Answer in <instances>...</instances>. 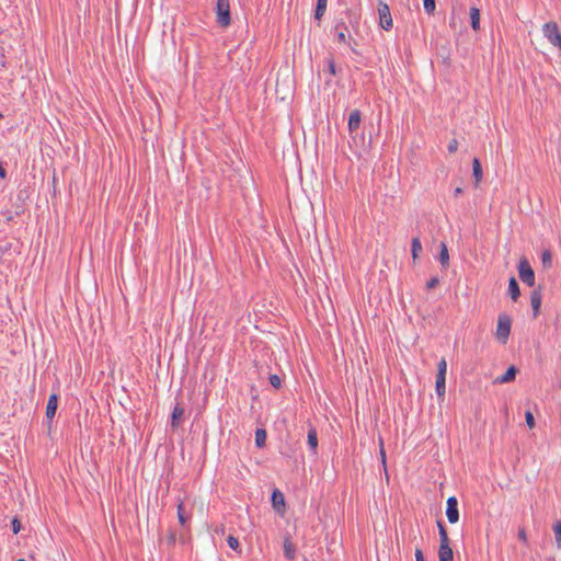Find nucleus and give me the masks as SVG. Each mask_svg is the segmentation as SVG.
<instances>
[{
  "label": "nucleus",
  "mask_w": 561,
  "mask_h": 561,
  "mask_svg": "<svg viewBox=\"0 0 561 561\" xmlns=\"http://www.w3.org/2000/svg\"><path fill=\"white\" fill-rule=\"evenodd\" d=\"M511 327H512V319L506 313H501L497 317V323H496V331H495V339L501 342L502 344H505L510 337L511 333Z\"/></svg>",
  "instance_id": "1"
},
{
  "label": "nucleus",
  "mask_w": 561,
  "mask_h": 561,
  "mask_svg": "<svg viewBox=\"0 0 561 561\" xmlns=\"http://www.w3.org/2000/svg\"><path fill=\"white\" fill-rule=\"evenodd\" d=\"M216 21L221 27H228L231 23L229 0H217Z\"/></svg>",
  "instance_id": "2"
},
{
  "label": "nucleus",
  "mask_w": 561,
  "mask_h": 561,
  "mask_svg": "<svg viewBox=\"0 0 561 561\" xmlns=\"http://www.w3.org/2000/svg\"><path fill=\"white\" fill-rule=\"evenodd\" d=\"M378 16L380 27L385 31H389L392 27L393 22L390 13V8L383 1L378 2Z\"/></svg>",
  "instance_id": "3"
},
{
  "label": "nucleus",
  "mask_w": 561,
  "mask_h": 561,
  "mask_svg": "<svg viewBox=\"0 0 561 561\" xmlns=\"http://www.w3.org/2000/svg\"><path fill=\"white\" fill-rule=\"evenodd\" d=\"M519 278L528 286L535 285V273L526 259L519 261L518 264Z\"/></svg>",
  "instance_id": "4"
},
{
  "label": "nucleus",
  "mask_w": 561,
  "mask_h": 561,
  "mask_svg": "<svg viewBox=\"0 0 561 561\" xmlns=\"http://www.w3.org/2000/svg\"><path fill=\"white\" fill-rule=\"evenodd\" d=\"M446 516L450 524H455L459 519L458 501L455 496L447 499Z\"/></svg>",
  "instance_id": "5"
},
{
  "label": "nucleus",
  "mask_w": 561,
  "mask_h": 561,
  "mask_svg": "<svg viewBox=\"0 0 561 561\" xmlns=\"http://www.w3.org/2000/svg\"><path fill=\"white\" fill-rule=\"evenodd\" d=\"M362 117L360 112L358 110H353L350 113L348 122H347V128L351 134L356 131L360 126Z\"/></svg>",
  "instance_id": "6"
},
{
  "label": "nucleus",
  "mask_w": 561,
  "mask_h": 561,
  "mask_svg": "<svg viewBox=\"0 0 561 561\" xmlns=\"http://www.w3.org/2000/svg\"><path fill=\"white\" fill-rule=\"evenodd\" d=\"M58 407V396L56 393H53L48 398V402L46 405V417L51 421L56 414Z\"/></svg>",
  "instance_id": "7"
},
{
  "label": "nucleus",
  "mask_w": 561,
  "mask_h": 561,
  "mask_svg": "<svg viewBox=\"0 0 561 561\" xmlns=\"http://www.w3.org/2000/svg\"><path fill=\"white\" fill-rule=\"evenodd\" d=\"M184 415V408L181 404H176L172 411L171 415V427L176 430L182 421Z\"/></svg>",
  "instance_id": "8"
},
{
  "label": "nucleus",
  "mask_w": 561,
  "mask_h": 561,
  "mask_svg": "<svg viewBox=\"0 0 561 561\" xmlns=\"http://www.w3.org/2000/svg\"><path fill=\"white\" fill-rule=\"evenodd\" d=\"M438 558H439V561H453L454 560V552H453V549L450 548V545L439 546Z\"/></svg>",
  "instance_id": "9"
},
{
  "label": "nucleus",
  "mask_w": 561,
  "mask_h": 561,
  "mask_svg": "<svg viewBox=\"0 0 561 561\" xmlns=\"http://www.w3.org/2000/svg\"><path fill=\"white\" fill-rule=\"evenodd\" d=\"M284 554L287 559L294 560L296 558V547L289 538L284 539Z\"/></svg>",
  "instance_id": "10"
},
{
  "label": "nucleus",
  "mask_w": 561,
  "mask_h": 561,
  "mask_svg": "<svg viewBox=\"0 0 561 561\" xmlns=\"http://www.w3.org/2000/svg\"><path fill=\"white\" fill-rule=\"evenodd\" d=\"M272 504L273 507L277 511L285 506V499L280 491L275 490L272 494Z\"/></svg>",
  "instance_id": "11"
},
{
  "label": "nucleus",
  "mask_w": 561,
  "mask_h": 561,
  "mask_svg": "<svg viewBox=\"0 0 561 561\" xmlns=\"http://www.w3.org/2000/svg\"><path fill=\"white\" fill-rule=\"evenodd\" d=\"M508 294L512 298V300L516 301L520 295L519 286L517 284V280L515 277H511L508 282Z\"/></svg>",
  "instance_id": "12"
},
{
  "label": "nucleus",
  "mask_w": 561,
  "mask_h": 561,
  "mask_svg": "<svg viewBox=\"0 0 561 561\" xmlns=\"http://www.w3.org/2000/svg\"><path fill=\"white\" fill-rule=\"evenodd\" d=\"M530 304H531V308L534 310V316L537 317V314L539 313L540 306H541L540 291H538V290L533 291L531 297H530Z\"/></svg>",
  "instance_id": "13"
},
{
  "label": "nucleus",
  "mask_w": 561,
  "mask_h": 561,
  "mask_svg": "<svg viewBox=\"0 0 561 561\" xmlns=\"http://www.w3.org/2000/svg\"><path fill=\"white\" fill-rule=\"evenodd\" d=\"M470 21H471V27L474 31L480 30V10L476 7H472L470 9Z\"/></svg>",
  "instance_id": "14"
},
{
  "label": "nucleus",
  "mask_w": 561,
  "mask_h": 561,
  "mask_svg": "<svg viewBox=\"0 0 561 561\" xmlns=\"http://www.w3.org/2000/svg\"><path fill=\"white\" fill-rule=\"evenodd\" d=\"M516 377V368L514 366H511L506 371L505 374H503L502 376H500L496 381L500 382V383H506V382H511L515 379Z\"/></svg>",
  "instance_id": "15"
},
{
  "label": "nucleus",
  "mask_w": 561,
  "mask_h": 561,
  "mask_svg": "<svg viewBox=\"0 0 561 561\" xmlns=\"http://www.w3.org/2000/svg\"><path fill=\"white\" fill-rule=\"evenodd\" d=\"M435 390L438 397H444L446 392V376L436 375Z\"/></svg>",
  "instance_id": "16"
},
{
  "label": "nucleus",
  "mask_w": 561,
  "mask_h": 561,
  "mask_svg": "<svg viewBox=\"0 0 561 561\" xmlns=\"http://www.w3.org/2000/svg\"><path fill=\"white\" fill-rule=\"evenodd\" d=\"M439 262L444 268L449 266V254L446 243H440Z\"/></svg>",
  "instance_id": "17"
},
{
  "label": "nucleus",
  "mask_w": 561,
  "mask_h": 561,
  "mask_svg": "<svg viewBox=\"0 0 561 561\" xmlns=\"http://www.w3.org/2000/svg\"><path fill=\"white\" fill-rule=\"evenodd\" d=\"M308 445L313 450V453H317L318 436H317V431L314 427H310L308 431Z\"/></svg>",
  "instance_id": "18"
},
{
  "label": "nucleus",
  "mask_w": 561,
  "mask_h": 561,
  "mask_svg": "<svg viewBox=\"0 0 561 561\" xmlns=\"http://www.w3.org/2000/svg\"><path fill=\"white\" fill-rule=\"evenodd\" d=\"M472 171H473V178L476 180V184L478 185L482 179V168H481L480 161L477 158H474L472 161Z\"/></svg>",
  "instance_id": "19"
},
{
  "label": "nucleus",
  "mask_w": 561,
  "mask_h": 561,
  "mask_svg": "<svg viewBox=\"0 0 561 561\" xmlns=\"http://www.w3.org/2000/svg\"><path fill=\"white\" fill-rule=\"evenodd\" d=\"M412 257L415 261L422 252V243L419 238H413L411 242Z\"/></svg>",
  "instance_id": "20"
},
{
  "label": "nucleus",
  "mask_w": 561,
  "mask_h": 561,
  "mask_svg": "<svg viewBox=\"0 0 561 561\" xmlns=\"http://www.w3.org/2000/svg\"><path fill=\"white\" fill-rule=\"evenodd\" d=\"M328 0H318L314 18L320 20L325 12Z\"/></svg>",
  "instance_id": "21"
},
{
  "label": "nucleus",
  "mask_w": 561,
  "mask_h": 561,
  "mask_svg": "<svg viewBox=\"0 0 561 561\" xmlns=\"http://www.w3.org/2000/svg\"><path fill=\"white\" fill-rule=\"evenodd\" d=\"M176 508H178V519H179L180 524L182 526H184L186 524V522L188 520V517L184 513V505H183L182 501H179Z\"/></svg>",
  "instance_id": "22"
},
{
  "label": "nucleus",
  "mask_w": 561,
  "mask_h": 561,
  "mask_svg": "<svg viewBox=\"0 0 561 561\" xmlns=\"http://www.w3.org/2000/svg\"><path fill=\"white\" fill-rule=\"evenodd\" d=\"M437 526H438V530H439V541H440L439 546L449 545L448 535H447V531H446L444 525L442 524V522H438Z\"/></svg>",
  "instance_id": "23"
},
{
  "label": "nucleus",
  "mask_w": 561,
  "mask_h": 561,
  "mask_svg": "<svg viewBox=\"0 0 561 561\" xmlns=\"http://www.w3.org/2000/svg\"><path fill=\"white\" fill-rule=\"evenodd\" d=\"M266 440V432L263 428H259L255 432V444L257 447H263Z\"/></svg>",
  "instance_id": "24"
},
{
  "label": "nucleus",
  "mask_w": 561,
  "mask_h": 561,
  "mask_svg": "<svg viewBox=\"0 0 561 561\" xmlns=\"http://www.w3.org/2000/svg\"><path fill=\"white\" fill-rule=\"evenodd\" d=\"M553 533L556 538V546L558 549H561V520L554 523Z\"/></svg>",
  "instance_id": "25"
},
{
  "label": "nucleus",
  "mask_w": 561,
  "mask_h": 561,
  "mask_svg": "<svg viewBox=\"0 0 561 561\" xmlns=\"http://www.w3.org/2000/svg\"><path fill=\"white\" fill-rule=\"evenodd\" d=\"M424 10L427 14H433L436 9L435 0H424L423 1Z\"/></svg>",
  "instance_id": "26"
},
{
  "label": "nucleus",
  "mask_w": 561,
  "mask_h": 561,
  "mask_svg": "<svg viewBox=\"0 0 561 561\" xmlns=\"http://www.w3.org/2000/svg\"><path fill=\"white\" fill-rule=\"evenodd\" d=\"M447 374V362L445 358H442L437 364V375L438 376H446Z\"/></svg>",
  "instance_id": "27"
},
{
  "label": "nucleus",
  "mask_w": 561,
  "mask_h": 561,
  "mask_svg": "<svg viewBox=\"0 0 561 561\" xmlns=\"http://www.w3.org/2000/svg\"><path fill=\"white\" fill-rule=\"evenodd\" d=\"M227 542H228V546H229L232 550H234V551H238V550H239L240 545H239V540H238L236 537H233V536H228Z\"/></svg>",
  "instance_id": "28"
},
{
  "label": "nucleus",
  "mask_w": 561,
  "mask_h": 561,
  "mask_svg": "<svg viewBox=\"0 0 561 561\" xmlns=\"http://www.w3.org/2000/svg\"><path fill=\"white\" fill-rule=\"evenodd\" d=\"M541 261L545 266H550L552 262L551 253L549 251H545L541 255Z\"/></svg>",
  "instance_id": "29"
},
{
  "label": "nucleus",
  "mask_w": 561,
  "mask_h": 561,
  "mask_svg": "<svg viewBox=\"0 0 561 561\" xmlns=\"http://www.w3.org/2000/svg\"><path fill=\"white\" fill-rule=\"evenodd\" d=\"M327 65H328V71L331 76H335L336 75V69H335V62H334V59L333 58H328L327 59Z\"/></svg>",
  "instance_id": "30"
},
{
  "label": "nucleus",
  "mask_w": 561,
  "mask_h": 561,
  "mask_svg": "<svg viewBox=\"0 0 561 561\" xmlns=\"http://www.w3.org/2000/svg\"><path fill=\"white\" fill-rule=\"evenodd\" d=\"M526 423L529 428H533L535 426V417L530 411H527L525 413Z\"/></svg>",
  "instance_id": "31"
},
{
  "label": "nucleus",
  "mask_w": 561,
  "mask_h": 561,
  "mask_svg": "<svg viewBox=\"0 0 561 561\" xmlns=\"http://www.w3.org/2000/svg\"><path fill=\"white\" fill-rule=\"evenodd\" d=\"M270 382L274 388H279L282 385V380L277 375H271L270 376Z\"/></svg>",
  "instance_id": "32"
},
{
  "label": "nucleus",
  "mask_w": 561,
  "mask_h": 561,
  "mask_svg": "<svg viewBox=\"0 0 561 561\" xmlns=\"http://www.w3.org/2000/svg\"><path fill=\"white\" fill-rule=\"evenodd\" d=\"M11 526L14 534H18L21 530V523L16 517L12 519Z\"/></svg>",
  "instance_id": "33"
},
{
  "label": "nucleus",
  "mask_w": 561,
  "mask_h": 561,
  "mask_svg": "<svg viewBox=\"0 0 561 561\" xmlns=\"http://www.w3.org/2000/svg\"><path fill=\"white\" fill-rule=\"evenodd\" d=\"M438 284H439V279H438L437 277H432V278L426 283V288H427V289H433V288H435Z\"/></svg>",
  "instance_id": "34"
},
{
  "label": "nucleus",
  "mask_w": 561,
  "mask_h": 561,
  "mask_svg": "<svg viewBox=\"0 0 561 561\" xmlns=\"http://www.w3.org/2000/svg\"><path fill=\"white\" fill-rule=\"evenodd\" d=\"M457 149H458V141L456 139L450 140L448 144V151L450 153H454L457 151Z\"/></svg>",
  "instance_id": "35"
},
{
  "label": "nucleus",
  "mask_w": 561,
  "mask_h": 561,
  "mask_svg": "<svg viewBox=\"0 0 561 561\" xmlns=\"http://www.w3.org/2000/svg\"><path fill=\"white\" fill-rule=\"evenodd\" d=\"M379 455H380V459H381L382 466H383V468H386L387 460H386L385 448H381V450L379 451Z\"/></svg>",
  "instance_id": "36"
},
{
  "label": "nucleus",
  "mask_w": 561,
  "mask_h": 561,
  "mask_svg": "<svg viewBox=\"0 0 561 561\" xmlns=\"http://www.w3.org/2000/svg\"><path fill=\"white\" fill-rule=\"evenodd\" d=\"M415 560H416V561H424L423 552H422V550H421V549H419V548L415 550Z\"/></svg>",
  "instance_id": "37"
},
{
  "label": "nucleus",
  "mask_w": 561,
  "mask_h": 561,
  "mask_svg": "<svg viewBox=\"0 0 561 561\" xmlns=\"http://www.w3.org/2000/svg\"><path fill=\"white\" fill-rule=\"evenodd\" d=\"M337 41H339L340 43H345V42H346V36H345V33H344V32H340V33L337 34Z\"/></svg>",
  "instance_id": "38"
},
{
  "label": "nucleus",
  "mask_w": 561,
  "mask_h": 561,
  "mask_svg": "<svg viewBox=\"0 0 561 561\" xmlns=\"http://www.w3.org/2000/svg\"><path fill=\"white\" fill-rule=\"evenodd\" d=\"M518 537L522 541H526L527 540V537H526V533L525 530H519L518 533Z\"/></svg>",
  "instance_id": "39"
},
{
  "label": "nucleus",
  "mask_w": 561,
  "mask_h": 561,
  "mask_svg": "<svg viewBox=\"0 0 561 561\" xmlns=\"http://www.w3.org/2000/svg\"><path fill=\"white\" fill-rule=\"evenodd\" d=\"M7 176V172L5 170L2 168V165L0 164V178L4 179Z\"/></svg>",
  "instance_id": "40"
},
{
  "label": "nucleus",
  "mask_w": 561,
  "mask_h": 561,
  "mask_svg": "<svg viewBox=\"0 0 561 561\" xmlns=\"http://www.w3.org/2000/svg\"><path fill=\"white\" fill-rule=\"evenodd\" d=\"M462 192H463V191H462V188H461V187H456V188H455V192H454V195H455V196H459L460 194H462Z\"/></svg>",
  "instance_id": "41"
},
{
  "label": "nucleus",
  "mask_w": 561,
  "mask_h": 561,
  "mask_svg": "<svg viewBox=\"0 0 561 561\" xmlns=\"http://www.w3.org/2000/svg\"><path fill=\"white\" fill-rule=\"evenodd\" d=\"M381 448H385L383 440H382V438H379V451L381 450Z\"/></svg>",
  "instance_id": "42"
},
{
  "label": "nucleus",
  "mask_w": 561,
  "mask_h": 561,
  "mask_svg": "<svg viewBox=\"0 0 561 561\" xmlns=\"http://www.w3.org/2000/svg\"><path fill=\"white\" fill-rule=\"evenodd\" d=\"M16 561H26V560H24V559H18Z\"/></svg>",
  "instance_id": "43"
},
{
  "label": "nucleus",
  "mask_w": 561,
  "mask_h": 561,
  "mask_svg": "<svg viewBox=\"0 0 561 561\" xmlns=\"http://www.w3.org/2000/svg\"><path fill=\"white\" fill-rule=\"evenodd\" d=\"M2 117V113L0 112V118Z\"/></svg>",
  "instance_id": "44"
}]
</instances>
